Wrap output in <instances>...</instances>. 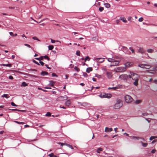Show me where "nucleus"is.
Segmentation results:
<instances>
[{
    "instance_id": "22",
    "label": "nucleus",
    "mask_w": 157,
    "mask_h": 157,
    "mask_svg": "<svg viewBox=\"0 0 157 157\" xmlns=\"http://www.w3.org/2000/svg\"><path fill=\"white\" fill-rule=\"evenodd\" d=\"M2 97L3 98H7L9 97V96H8V94H4L2 95Z\"/></svg>"
},
{
    "instance_id": "61",
    "label": "nucleus",
    "mask_w": 157,
    "mask_h": 157,
    "mask_svg": "<svg viewBox=\"0 0 157 157\" xmlns=\"http://www.w3.org/2000/svg\"><path fill=\"white\" fill-rule=\"evenodd\" d=\"M131 51H132V52L134 54H135V51H134V50L133 49H132V50H131Z\"/></svg>"
},
{
    "instance_id": "42",
    "label": "nucleus",
    "mask_w": 157,
    "mask_h": 157,
    "mask_svg": "<svg viewBox=\"0 0 157 157\" xmlns=\"http://www.w3.org/2000/svg\"><path fill=\"white\" fill-rule=\"evenodd\" d=\"M93 69H86V72L87 73H89L90 71H92Z\"/></svg>"
},
{
    "instance_id": "35",
    "label": "nucleus",
    "mask_w": 157,
    "mask_h": 157,
    "mask_svg": "<svg viewBox=\"0 0 157 157\" xmlns=\"http://www.w3.org/2000/svg\"><path fill=\"white\" fill-rule=\"evenodd\" d=\"M67 146L71 148L72 150L74 149V148L72 146H71V145L70 144H67Z\"/></svg>"
},
{
    "instance_id": "18",
    "label": "nucleus",
    "mask_w": 157,
    "mask_h": 157,
    "mask_svg": "<svg viewBox=\"0 0 157 157\" xmlns=\"http://www.w3.org/2000/svg\"><path fill=\"white\" fill-rule=\"evenodd\" d=\"M147 52L148 53H152L154 52V50L151 48H149L147 49Z\"/></svg>"
},
{
    "instance_id": "31",
    "label": "nucleus",
    "mask_w": 157,
    "mask_h": 157,
    "mask_svg": "<svg viewBox=\"0 0 157 157\" xmlns=\"http://www.w3.org/2000/svg\"><path fill=\"white\" fill-rule=\"evenodd\" d=\"M2 65L3 66H6L9 67H10L11 66V64H2Z\"/></svg>"
},
{
    "instance_id": "60",
    "label": "nucleus",
    "mask_w": 157,
    "mask_h": 157,
    "mask_svg": "<svg viewBox=\"0 0 157 157\" xmlns=\"http://www.w3.org/2000/svg\"><path fill=\"white\" fill-rule=\"evenodd\" d=\"M80 85H81V86H84L85 85V84L83 83H80Z\"/></svg>"
},
{
    "instance_id": "33",
    "label": "nucleus",
    "mask_w": 157,
    "mask_h": 157,
    "mask_svg": "<svg viewBox=\"0 0 157 157\" xmlns=\"http://www.w3.org/2000/svg\"><path fill=\"white\" fill-rule=\"evenodd\" d=\"M76 55L78 56H80V51L79 50L77 51L76 52Z\"/></svg>"
},
{
    "instance_id": "8",
    "label": "nucleus",
    "mask_w": 157,
    "mask_h": 157,
    "mask_svg": "<svg viewBox=\"0 0 157 157\" xmlns=\"http://www.w3.org/2000/svg\"><path fill=\"white\" fill-rule=\"evenodd\" d=\"M113 130V129L111 128H108L106 127L105 129V132H108L112 131Z\"/></svg>"
},
{
    "instance_id": "13",
    "label": "nucleus",
    "mask_w": 157,
    "mask_h": 157,
    "mask_svg": "<svg viewBox=\"0 0 157 157\" xmlns=\"http://www.w3.org/2000/svg\"><path fill=\"white\" fill-rule=\"evenodd\" d=\"M97 61H98L99 63H101L104 61V59L103 58H98L96 59Z\"/></svg>"
},
{
    "instance_id": "62",
    "label": "nucleus",
    "mask_w": 157,
    "mask_h": 157,
    "mask_svg": "<svg viewBox=\"0 0 157 157\" xmlns=\"http://www.w3.org/2000/svg\"><path fill=\"white\" fill-rule=\"evenodd\" d=\"M116 23H117V24H119V22H120V21L119 20H116Z\"/></svg>"
},
{
    "instance_id": "50",
    "label": "nucleus",
    "mask_w": 157,
    "mask_h": 157,
    "mask_svg": "<svg viewBox=\"0 0 157 157\" xmlns=\"http://www.w3.org/2000/svg\"><path fill=\"white\" fill-rule=\"evenodd\" d=\"M39 63L42 66H43L44 65V63L42 61H39Z\"/></svg>"
},
{
    "instance_id": "44",
    "label": "nucleus",
    "mask_w": 157,
    "mask_h": 157,
    "mask_svg": "<svg viewBox=\"0 0 157 157\" xmlns=\"http://www.w3.org/2000/svg\"><path fill=\"white\" fill-rule=\"evenodd\" d=\"M142 115L144 116H147L148 115V113H142Z\"/></svg>"
},
{
    "instance_id": "46",
    "label": "nucleus",
    "mask_w": 157,
    "mask_h": 157,
    "mask_svg": "<svg viewBox=\"0 0 157 157\" xmlns=\"http://www.w3.org/2000/svg\"><path fill=\"white\" fill-rule=\"evenodd\" d=\"M156 150L155 149H153V150H152L151 151V153H154L155 151H156Z\"/></svg>"
},
{
    "instance_id": "1",
    "label": "nucleus",
    "mask_w": 157,
    "mask_h": 157,
    "mask_svg": "<svg viewBox=\"0 0 157 157\" xmlns=\"http://www.w3.org/2000/svg\"><path fill=\"white\" fill-rule=\"evenodd\" d=\"M123 105L122 101L120 99L117 98L116 102L113 106L114 109H119Z\"/></svg>"
},
{
    "instance_id": "38",
    "label": "nucleus",
    "mask_w": 157,
    "mask_h": 157,
    "mask_svg": "<svg viewBox=\"0 0 157 157\" xmlns=\"http://www.w3.org/2000/svg\"><path fill=\"white\" fill-rule=\"evenodd\" d=\"M11 105L12 106H17V105H16L14 102H11Z\"/></svg>"
},
{
    "instance_id": "19",
    "label": "nucleus",
    "mask_w": 157,
    "mask_h": 157,
    "mask_svg": "<svg viewBox=\"0 0 157 157\" xmlns=\"http://www.w3.org/2000/svg\"><path fill=\"white\" fill-rule=\"evenodd\" d=\"M50 157H58L57 156L55 155L53 153H52L48 155Z\"/></svg>"
},
{
    "instance_id": "63",
    "label": "nucleus",
    "mask_w": 157,
    "mask_h": 157,
    "mask_svg": "<svg viewBox=\"0 0 157 157\" xmlns=\"http://www.w3.org/2000/svg\"><path fill=\"white\" fill-rule=\"evenodd\" d=\"M117 128H116L114 129V131H115V132H117Z\"/></svg>"
},
{
    "instance_id": "39",
    "label": "nucleus",
    "mask_w": 157,
    "mask_h": 157,
    "mask_svg": "<svg viewBox=\"0 0 157 157\" xmlns=\"http://www.w3.org/2000/svg\"><path fill=\"white\" fill-rule=\"evenodd\" d=\"M132 19V17L130 16H129V17H128L127 18L128 20V21H132V20H131Z\"/></svg>"
},
{
    "instance_id": "37",
    "label": "nucleus",
    "mask_w": 157,
    "mask_h": 157,
    "mask_svg": "<svg viewBox=\"0 0 157 157\" xmlns=\"http://www.w3.org/2000/svg\"><path fill=\"white\" fill-rule=\"evenodd\" d=\"M99 10L100 12H102L104 10V8L103 7H100L99 8Z\"/></svg>"
},
{
    "instance_id": "34",
    "label": "nucleus",
    "mask_w": 157,
    "mask_h": 157,
    "mask_svg": "<svg viewBox=\"0 0 157 157\" xmlns=\"http://www.w3.org/2000/svg\"><path fill=\"white\" fill-rule=\"evenodd\" d=\"M95 77H97L98 78H101V76L98 74H95Z\"/></svg>"
},
{
    "instance_id": "11",
    "label": "nucleus",
    "mask_w": 157,
    "mask_h": 157,
    "mask_svg": "<svg viewBox=\"0 0 157 157\" xmlns=\"http://www.w3.org/2000/svg\"><path fill=\"white\" fill-rule=\"evenodd\" d=\"M133 79H134L133 80H135V82H133V84H134L135 86H137L138 85V78H136V79H135V78H133Z\"/></svg>"
},
{
    "instance_id": "43",
    "label": "nucleus",
    "mask_w": 157,
    "mask_h": 157,
    "mask_svg": "<svg viewBox=\"0 0 157 157\" xmlns=\"http://www.w3.org/2000/svg\"><path fill=\"white\" fill-rule=\"evenodd\" d=\"M144 19L142 17H141L139 19V21L140 22H142L143 21Z\"/></svg>"
},
{
    "instance_id": "23",
    "label": "nucleus",
    "mask_w": 157,
    "mask_h": 157,
    "mask_svg": "<svg viewBox=\"0 0 157 157\" xmlns=\"http://www.w3.org/2000/svg\"><path fill=\"white\" fill-rule=\"evenodd\" d=\"M90 60V58L88 56H86L84 59V61L85 62L86 61H89Z\"/></svg>"
},
{
    "instance_id": "7",
    "label": "nucleus",
    "mask_w": 157,
    "mask_h": 157,
    "mask_svg": "<svg viewBox=\"0 0 157 157\" xmlns=\"http://www.w3.org/2000/svg\"><path fill=\"white\" fill-rule=\"evenodd\" d=\"M138 52L140 53H144L145 52V50L143 48L140 47L138 50Z\"/></svg>"
},
{
    "instance_id": "57",
    "label": "nucleus",
    "mask_w": 157,
    "mask_h": 157,
    "mask_svg": "<svg viewBox=\"0 0 157 157\" xmlns=\"http://www.w3.org/2000/svg\"><path fill=\"white\" fill-rule=\"evenodd\" d=\"M117 88H118V87H117V86L113 87V89L114 90H117Z\"/></svg>"
},
{
    "instance_id": "36",
    "label": "nucleus",
    "mask_w": 157,
    "mask_h": 157,
    "mask_svg": "<svg viewBox=\"0 0 157 157\" xmlns=\"http://www.w3.org/2000/svg\"><path fill=\"white\" fill-rule=\"evenodd\" d=\"M32 39L34 40H37L38 41H40V40H39L38 38H37L36 37H32Z\"/></svg>"
},
{
    "instance_id": "25",
    "label": "nucleus",
    "mask_w": 157,
    "mask_h": 157,
    "mask_svg": "<svg viewBox=\"0 0 157 157\" xmlns=\"http://www.w3.org/2000/svg\"><path fill=\"white\" fill-rule=\"evenodd\" d=\"M141 143L142 144V146L143 147H146L147 146V143H143L142 142H141Z\"/></svg>"
},
{
    "instance_id": "20",
    "label": "nucleus",
    "mask_w": 157,
    "mask_h": 157,
    "mask_svg": "<svg viewBox=\"0 0 157 157\" xmlns=\"http://www.w3.org/2000/svg\"><path fill=\"white\" fill-rule=\"evenodd\" d=\"M28 86V84L26 82H24L22 83L21 86L25 87V86Z\"/></svg>"
},
{
    "instance_id": "64",
    "label": "nucleus",
    "mask_w": 157,
    "mask_h": 157,
    "mask_svg": "<svg viewBox=\"0 0 157 157\" xmlns=\"http://www.w3.org/2000/svg\"><path fill=\"white\" fill-rule=\"evenodd\" d=\"M65 79H67L68 78V75H65Z\"/></svg>"
},
{
    "instance_id": "52",
    "label": "nucleus",
    "mask_w": 157,
    "mask_h": 157,
    "mask_svg": "<svg viewBox=\"0 0 157 157\" xmlns=\"http://www.w3.org/2000/svg\"><path fill=\"white\" fill-rule=\"evenodd\" d=\"M10 34L11 36H14V35L13 33L12 32H10L9 33Z\"/></svg>"
},
{
    "instance_id": "6",
    "label": "nucleus",
    "mask_w": 157,
    "mask_h": 157,
    "mask_svg": "<svg viewBox=\"0 0 157 157\" xmlns=\"http://www.w3.org/2000/svg\"><path fill=\"white\" fill-rule=\"evenodd\" d=\"M133 63L132 62H127L124 64L126 68H129L132 66Z\"/></svg>"
},
{
    "instance_id": "53",
    "label": "nucleus",
    "mask_w": 157,
    "mask_h": 157,
    "mask_svg": "<svg viewBox=\"0 0 157 157\" xmlns=\"http://www.w3.org/2000/svg\"><path fill=\"white\" fill-rule=\"evenodd\" d=\"M144 119L148 122V123H150L151 121L150 120H148V119H147V118H145V117H144Z\"/></svg>"
},
{
    "instance_id": "54",
    "label": "nucleus",
    "mask_w": 157,
    "mask_h": 157,
    "mask_svg": "<svg viewBox=\"0 0 157 157\" xmlns=\"http://www.w3.org/2000/svg\"><path fill=\"white\" fill-rule=\"evenodd\" d=\"M14 122L17 124H20V123H22V122H19L17 121H14Z\"/></svg>"
},
{
    "instance_id": "12",
    "label": "nucleus",
    "mask_w": 157,
    "mask_h": 157,
    "mask_svg": "<svg viewBox=\"0 0 157 157\" xmlns=\"http://www.w3.org/2000/svg\"><path fill=\"white\" fill-rule=\"evenodd\" d=\"M79 104H80V105L83 106H86L88 105V103L86 102L84 103H79Z\"/></svg>"
},
{
    "instance_id": "58",
    "label": "nucleus",
    "mask_w": 157,
    "mask_h": 157,
    "mask_svg": "<svg viewBox=\"0 0 157 157\" xmlns=\"http://www.w3.org/2000/svg\"><path fill=\"white\" fill-rule=\"evenodd\" d=\"M92 80H93V81H94V82H96V78H92Z\"/></svg>"
},
{
    "instance_id": "5",
    "label": "nucleus",
    "mask_w": 157,
    "mask_h": 157,
    "mask_svg": "<svg viewBox=\"0 0 157 157\" xmlns=\"http://www.w3.org/2000/svg\"><path fill=\"white\" fill-rule=\"evenodd\" d=\"M124 99L126 102L129 103L133 100L132 98L129 95H127L124 96Z\"/></svg>"
},
{
    "instance_id": "59",
    "label": "nucleus",
    "mask_w": 157,
    "mask_h": 157,
    "mask_svg": "<svg viewBox=\"0 0 157 157\" xmlns=\"http://www.w3.org/2000/svg\"><path fill=\"white\" fill-rule=\"evenodd\" d=\"M124 135H125L126 136H129V135L128 134H127L126 132H125L124 133Z\"/></svg>"
},
{
    "instance_id": "21",
    "label": "nucleus",
    "mask_w": 157,
    "mask_h": 157,
    "mask_svg": "<svg viewBox=\"0 0 157 157\" xmlns=\"http://www.w3.org/2000/svg\"><path fill=\"white\" fill-rule=\"evenodd\" d=\"M130 74H131V76H135V75H136V76H137L138 77V75L136 74V73H133V72H130Z\"/></svg>"
},
{
    "instance_id": "16",
    "label": "nucleus",
    "mask_w": 157,
    "mask_h": 157,
    "mask_svg": "<svg viewBox=\"0 0 157 157\" xmlns=\"http://www.w3.org/2000/svg\"><path fill=\"white\" fill-rule=\"evenodd\" d=\"M71 104V102L69 100H67L65 103V105L66 106H69Z\"/></svg>"
},
{
    "instance_id": "15",
    "label": "nucleus",
    "mask_w": 157,
    "mask_h": 157,
    "mask_svg": "<svg viewBox=\"0 0 157 157\" xmlns=\"http://www.w3.org/2000/svg\"><path fill=\"white\" fill-rule=\"evenodd\" d=\"M41 75L42 76H45L46 75H48V73L44 71H42L41 73Z\"/></svg>"
},
{
    "instance_id": "24",
    "label": "nucleus",
    "mask_w": 157,
    "mask_h": 157,
    "mask_svg": "<svg viewBox=\"0 0 157 157\" xmlns=\"http://www.w3.org/2000/svg\"><path fill=\"white\" fill-rule=\"evenodd\" d=\"M102 150L103 149L102 148L99 147L97 149L96 151L98 153H100V151H102Z\"/></svg>"
},
{
    "instance_id": "51",
    "label": "nucleus",
    "mask_w": 157,
    "mask_h": 157,
    "mask_svg": "<svg viewBox=\"0 0 157 157\" xmlns=\"http://www.w3.org/2000/svg\"><path fill=\"white\" fill-rule=\"evenodd\" d=\"M40 61H41L40 60H43L44 59L43 56H41L39 57Z\"/></svg>"
},
{
    "instance_id": "29",
    "label": "nucleus",
    "mask_w": 157,
    "mask_h": 157,
    "mask_svg": "<svg viewBox=\"0 0 157 157\" xmlns=\"http://www.w3.org/2000/svg\"><path fill=\"white\" fill-rule=\"evenodd\" d=\"M45 116L46 117H50L51 116V113L49 112H47L45 115Z\"/></svg>"
},
{
    "instance_id": "3",
    "label": "nucleus",
    "mask_w": 157,
    "mask_h": 157,
    "mask_svg": "<svg viewBox=\"0 0 157 157\" xmlns=\"http://www.w3.org/2000/svg\"><path fill=\"white\" fill-rule=\"evenodd\" d=\"M108 60L109 62H111L110 66H117L119 63V61L117 60H115L112 58H108Z\"/></svg>"
},
{
    "instance_id": "32",
    "label": "nucleus",
    "mask_w": 157,
    "mask_h": 157,
    "mask_svg": "<svg viewBox=\"0 0 157 157\" xmlns=\"http://www.w3.org/2000/svg\"><path fill=\"white\" fill-rule=\"evenodd\" d=\"M43 57H44V58L45 59H47L48 60H49L50 59V58L47 55H45L44 56H43Z\"/></svg>"
},
{
    "instance_id": "17",
    "label": "nucleus",
    "mask_w": 157,
    "mask_h": 157,
    "mask_svg": "<svg viewBox=\"0 0 157 157\" xmlns=\"http://www.w3.org/2000/svg\"><path fill=\"white\" fill-rule=\"evenodd\" d=\"M104 5L105 7L107 8H109L110 7V4L108 3H104Z\"/></svg>"
},
{
    "instance_id": "28",
    "label": "nucleus",
    "mask_w": 157,
    "mask_h": 157,
    "mask_svg": "<svg viewBox=\"0 0 157 157\" xmlns=\"http://www.w3.org/2000/svg\"><path fill=\"white\" fill-rule=\"evenodd\" d=\"M141 102V101L139 100H137L136 101L135 103L136 104H139Z\"/></svg>"
},
{
    "instance_id": "9",
    "label": "nucleus",
    "mask_w": 157,
    "mask_h": 157,
    "mask_svg": "<svg viewBox=\"0 0 157 157\" xmlns=\"http://www.w3.org/2000/svg\"><path fill=\"white\" fill-rule=\"evenodd\" d=\"M106 75L107 77L109 78H110L112 77V73L110 72H106Z\"/></svg>"
},
{
    "instance_id": "55",
    "label": "nucleus",
    "mask_w": 157,
    "mask_h": 157,
    "mask_svg": "<svg viewBox=\"0 0 157 157\" xmlns=\"http://www.w3.org/2000/svg\"><path fill=\"white\" fill-rule=\"evenodd\" d=\"M139 138H141V139H143V138H140V137H136H136L135 138V139H136L137 140H138Z\"/></svg>"
},
{
    "instance_id": "27",
    "label": "nucleus",
    "mask_w": 157,
    "mask_h": 157,
    "mask_svg": "<svg viewBox=\"0 0 157 157\" xmlns=\"http://www.w3.org/2000/svg\"><path fill=\"white\" fill-rule=\"evenodd\" d=\"M138 66L140 68L144 69H149V68H146L144 67V65L143 64L139 65Z\"/></svg>"
},
{
    "instance_id": "2",
    "label": "nucleus",
    "mask_w": 157,
    "mask_h": 157,
    "mask_svg": "<svg viewBox=\"0 0 157 157\" xmlns=\"http://www.w3.org/2000/svg\"><path fill=\"white\" fill-rule=\"evenodd\" d=\"M119 77L120 79L123 80L124 82H128V83H129L128 82L129 78H132V80H134L133 78L130 75H128L126 74L122 75H120Z\"/></svg>"
},
{
    "instance_id": "30",
    "label": "nucleus",
    "mask_w": 157,
    "mask_h": 157,
    "mask_svg": "<svg viewBox=\"0 0 157 157\" xmlns=\"http://www.w3.org/2000/svg\"><path fill=\"white\" fill-rule=\"evenodd\" d=\"M157 138V137L156 136H151L150 139H149V140H153V139H155V138Z\"/></svg>"
},
{
    "instance_id": "40",
    "label": "nucleus",
    "mask_w": 157,
    "mask_h": 157,
    "mask_svg": "<svg viewBox=\"0 0 157 157\" xmlns=\"http://www.w3.org/2000/svg\"><path fill=\"white\" fill-rule=\"evenodd\" d=\"M82 73H83V75L85 77H87V74L86 73L84 72H82Z\"/></svg>"
},
{
    "instance_id": "47",
    "label": "nucleus",
    "mask_w": 157,
    "mask_h": 157,
    "mask_svg": "<svg viewBox=\"0 0 157 157\" xmlns=\"http://www.w3.org/2000/svg\"><path fill=\"white\" fill-rule=\"evenodd\" d=\"M9 78L10 79H13V77L12 75H10L9 76Z\"/></svg>"
},
{
    "instance_id": "26",
    "label": "nucleus",
    "mask_w": 157,
    "mask_h": 157,
    "mask_svg": "<svg viewBox=\"0 0 157 157\" xmlns=\"http://www.w3.org/2000/svg\"><path fill=\"white\" fill-rule=\"evenodd\" d=\"M48 48L49 50H52L53 49L54 46L53 45H49Z\"/></svg>"
},
{
    "instance_id": "56",
    "label": "nucleus",
    "mask_w": 157,
    "mask_h": 157,
    "mask_svg": "<svg viewBox=\"0 0 157 157\" xmlns=\"http://www.w3.org/2000/svg\"><path fill=\"white\" fill-rule=\"evenodd\" d=\"M51 42L52 43H55V40H52V39H51Z\"/></svg>"
},
{
    "instance_id": "48",
    "label": "nucleus",
    "mask_w": 157,
    "mask_h": 157,
    "mask_svg": "<svg viewBox=\"0 0 157 157\" xmlns=\"http://www.w3.org/2000/svg\"><path fill=\"white\" fill-rule=\"evenodd\" d=\"M24 45L25 46H27V47H28L29 48H31V46L29 44H24Z\"/></svg>"
},
{
    "instance_id": "10",
    "label": "nucleus",
    "mask_w": 157,
    "mask_h": 157,
    "mask_svg": "<svg viewBox=\"0 0 157 157\" xmlns=\"http://www.w3.org/2000/svg\"><path fill=\"white\" fill-rule=\"evenodd\" d=\"M49 85L51 86L52 87H53L54 86L55 82L52 80L49 81Z\"/></svg>"
},
{
    "instance_id": "14",
    "label": "nucleus",
    "mask_w": 157,
    "mask_h": 157,
    "mask_svg": "<svg viewBox=\"0 0 157 157\" xmlns=\"http://www.w3.org/2000/svg\"><path fill=\"white\" fill-rule=\"evenodd\" d=\"M120 20L122 21L124 23H126L127 22V21L124 17H120Z\"/></svg>"
},
{
    "instance_id": "4",
    "label": "nucleus",
    "mask_w": 157,
    "mask_h": 157,
    "mask_svg": "<svg viewBox=\"0 0 157 157\" xmlns=\"http://www.w3.org/2000/svg\"><path fill=\"white\" fill-rule=\"evenodd\" d=\"M98 96L101 98H109L112 97V95L111 94H106L105 93H101Z\"/></svg>"
},
{
    "instance_id": "49",
    "label": "nucleus",
    "mask_w": 157,
    "mask_h": 157,
    "mask_svg": "<svg viewBox=\"0 0 157 157\" xmlns=\"http://www.w3.org/2000/svg\"><path fill=\"white\" fill-rule=\"evenodd\" d=\"M58 144H60L61 146L64 145V143H63L59 142L58 143Z\"/></svg>"
},
{
    "instance_id": "45",
    "label": "nucleus",
    "mask_w": 157,
    "mask_h": 157,
    "mask_svg": "<svg viewBox=\"0 0 157 157\" xmlns=\"http://www.w3.org/2000/svg\"><path fill=\"white\" fill-rule=\"evenodd\" d=\"M33 61L34 63H36V64L38 65H40L39 64V63L38 62H37V61H36L35 60L33 59Z\"/></svg>"
},
{
    "instance_id": "41",
    "label": "nucleus",
    "mask_w": 157,
    "mask_h": 157,
    "mask_svg": "<svg viewBox=\"0 0 157 157\" xmlns=\"http://www.w3.org/2000/svg\"><path fill=\"white\" fill-rule=\"evenodd\" d=\"M52 77H57L58 75H57L55 73H52Z\"/></svg>"
}]
</instances>
